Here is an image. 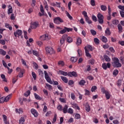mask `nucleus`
<instances>
[{"instance_id": "f257e3e1", "label": "nucleus", "mask_w": 124, "mask_h": 124, "mask_svg": "<svg viewBox=\"0 0 124 124\" xmlns=\"http://www.w3.org/2000/svg\"><path fill=\"white\" fill-rule=\"evenodd\" d=\"M112 65L113 67H116V68H119L122 67V63L120 62V60L117 57H114L112 58Z\"/></svg>"}, {"instance_id": "f03ea898", "label": "nucleus", "mask_w": 124, "mask_h": 124, "mask_svg": "<svg viewBox=\"0 0 124 124\" xmlns=\"http://www.w3.org/2000/svg\"><path fill=\"white\" fill-rule=\"evenodd\" d=\"M97 18H98V22L99 24H100V25L103 24L104 23V16L102 15L100 13H99L97 14Z\"/></svg>"}, {"instance_id": "7ed1b4c3", "label": "nucleus", "mask_w": 124, "mask_h": 124, "mask_svg": "<svg viewBox=\"0 0 124 124\" xmlns=\"http://www.w3.org/2000/svg\"><path fill=\"white\" fill-rule=\"evenodd\" d=\"M44 74H45V78L47 83H49V84H53V81H52V80L51 79V78L50 77H49V75H48V73H47V71H44Z\"/></svg>"}, {"instance_id": "20e7f679", "label": "nucleus", "mask_w": 124, "mask_h": 124, "mask_svg": "<svg viewBox=\"0 0 124 124\" xmlns=\"http://www.w3.org/2000/svg\"><path fill=\"white\" fill-rule=\"evenodd\" d=\"M46 53L48 54V55H53V54H55V50L51 46L46 47Z\"/></svg>"}, {"instance_id": "39448f33", "label": "nucleus", "mask_w": 124, "mask_h": 124, "mask_svg": "<svg viewBox=\"0 0 124 124\" xmlns=\"http://www.w3.org/2000/svg\"><path fill=\"white\" fill-rule=\"evenodd\" d=\"M54 23L57 25H60V23H63V20L60 17H56L53 19Z\"/></svg>"}, {"instance_id": "423d86ee", "label": "nucleus", "mask_w": 124, "mask_h": 124, "mask_svg": "<svg viewBox=\"0 0 124 124\" xmlns=\"http://www.w3.org/2000/svg\"><path fill=\"white\" fill-rule=\"evenodd\" d=\"M102 93H103L105 94V96L107 99H110V97H111V95H110V93L108 91L105 90L104 88H102L101 89Z\"/></svg>"}, {"instance_id": "0eeeda50", "label": "nucleus", "mask_w": 124, "mask_h": 124, "mask_svg": "<svg viewBox=\"0 0 124 124\" xmlns=\"http://www.w3.org/2000/svg\"><path fill=\"white\" fill-rule=\"evenodd\" d=\"M73 31V29L72 28H68L67 27H64V29L61 30L60 31V33L61 34H63V33H65L66 31H67L68 32H69V31Z\"/></svg>"}, {"instance_id": "6e6552de", "label": "nucleus", "mask_w": 124, "mask_h": 124, "mask_svg": "<svg viewBox=\"0 0 124 124\" xmlns=\"http://www.w3.org/2000/svg\"><path fill=\"white\" fill-rule=\"evenodd\" d=\"M39 26V23L38 21H34L31 24V28L32 30H35V29H37Z\"/></svg>"}, {"instance_id": "1a4fd4ad", "label": "nucleus", "mask_w": 124, "mask_h": 124, "mask_svg": "<svg viewBox=\"0 0 124 124\" xmlns=\"http://www.w3.org/2000/svg\"><path fill=\"white\" fill-rule=\"evenodd\" d=\"M22 33L23 31L21 30H17L16 31L14 32V35L16 38L19 37V36L22 35Z\"/></svg>"}, {"instance_id": "9d476101", "label": "nucleus", "mask_w": 124, "mask_h": 124, "mask_svg": "<svg viewBox=\"0 0 124 124\" xmlns=\"http://www.w3.org/2000/svg\"><path fill=\"white\" fill-rule=\"evenodd\" d=\"M40 39L41 40H49L50 39V37H49V35L48 34H46L41 36L40 37Z\"/></svg>"}, {"instance_id": "9b49d317", "label": "nucleus", "mask_w": 124, "mask_h": 124, "mask_svg": "<svg viewBox=\"0 0 124 124\" xmlns=\"http://www.w3.org/2000/svg\"><path fill=\"white\" fill-rule=\"evenodd\" d=\"M110 67L111 64L110 63H107V64L106 63H103L102 65V67L103 68V69H105V70L107 69V67L108 68H110Z\"/></svg>"}, {"instance_id": "f8f14e48", "label": "nucleus", "mask_w": 124, "mask_h": 124, "mask_svg": "<svg viewBox=\"0 0 124 124\" xmlns=\"http://www.w3.org/2000/svg\"><path fill=\"white\" fill-rule=\"evenodd\" d=\"M71 105H72V107L74 108V109H77V110H80V108L78 106V104L75 103V102H71Z\"/></svg>"}, {"instance_id": "ddd939ff", "label": "nucleus", "mask_w": 124, "mask_h": 124, "mask_svg": "<svg viewBox=\"0 0 124 124\" xmlns=\"http://www.w3.org/2000/svg\"><path fill=\"white\" fill-rule=\"evenodd\" d=\"M31 112L35 117H38V112L34 108H32L31 110Z\"/></svg>"}, {"instance_id": "4468645a", "label": "nucleus", "mask_w": 124, "mask_h": 124, "mask_svg": "<svg viewBox=\"0 0 124 124\" xmlns=\"http://www.w3.org/2000/svg\"><path fill=\"white\" fill-rule=\"evenodd\" d=\"M68 76H70V77H72V76H73L74 77H77V76H78V75H77V73L74 71L70 72L68 73Z\"/></svg>"}, {"instance_id": "2eb2a0df", "label": "nucleus", "mask_w": 124, "mask_h": 124, "mask_svg": "<svg viewBox=\"0 0 124 124\" xmlns=\"http://www.w3.org/2000/svg\"><path fill=\"white\" fill-rule=\"evenodd\" d=\"M84 50L85 51V54H86V57H88L89 58H92V55H91V54H90V52H89V51L87 48V46H85L84 47Z\"/></svg>"}, {"instance_id": "dca6fc26", "label": "nucleus", "mask_w": 124, "mask_h": 124, "mask_svg": "<svg viewBox=\"0 0 124 124\" xmlns=\"http://www.w3.org/2000/svg\"><path fill=\"white\" fill-rule=\"evenodd\" d=\"M67 109H68V106H67V105H65L62 110L64 114H66V113H67L68 112Z\"/></svg>"}, {"instance_id": "f3484780", "label": "nucleus", "mask_w": 124, "mask_h": 124, "mask_svg": "<svg viewBox=\"0 0 124 124\" xmlns=\"http://www.w3.org/2000/svg\"><path fill=\"white\" fill-rule=\"evenodd\" d=\"M24 73H25V69H22V70H20V72H19L18 74V76L20 78H22L23 76H24Z\"/></svg>"}, {"instance_id": "a211bd4d", "label": "nucleus", "mask_w": 124, "mask_h": 124, "mask_svg": "<svg viewBox=\"0 0 124 124\" xmlns=\"http://www.w3.org/2000/svg\"><path fill=\"white\" fill-rule=\"evenodd\" d=\"M3 120L4 124H9V123L7 122V116L5 115H3Z\"/></svg>"}, {"instance_id": "6ab92c4d", "label": "nucleus", "mask_w": 124, "mask_h": 124, "mask_svg": "<svg viewBox=\"0 0 124 124\" xmlns=\"http://www.w3.org/2000/svg\"><path fill=\"white\" fill-rule=\"evenodd\" d=\"M34 96L35 99H37V100H41L42 99V98L40 97L39 95L36 94V93H34Z\"/></svg>"}, {"instance_id": "aec40b11", "label": "nucleus", "mask_w": 124, "mask_h": 124, "mask_svg": "<svg viewBox=\"0 0 124 124\" xmlns=\"http://www.w3.org/2000/svg\"><path fill=\"white\" fill-rule=\"evenodd\" d=\"M11 96H12V94H10L8 95L6 97H4L5 102H7L9 100L10 98H11Z\"/></svg>"}, {"instance_id": "412c9836", "label": "nucleus", "mask_w": 124, "mask_h": 124, "mask_svg": "<svg viewBox=\"0 0 124 124\" xmlns=\"http://www.w3.org/2000/svg\"><path fill=\"white\" fill-rule=\"evenodd\" d=\"M101 40L104 43H107V42H108V39H107V38L104 36L102 37Z\"/></svg>"}, {"instance_id": "4be33fe9", "label": "nucleus", "mask_w": 124, "mask_h": 124, "mask_svg": "<svg viewBox=\"0 0 124 124\" xmlns=\"http://www.w3.org/2000/svg\"><path fill=\"white\" fill-rule=\"evenodd\" d=\"M82 43V39L80 37L77 38V45H80Z\"/></svg>"}, {"instance_id": "5701e85b", "label": "nucleus", "mask_w": 124, "mask_h": 124, "mask_svg": "<svg viewBox=\"0 0 124 124\" xmlns=\"http://www.w3.org/2000/svg\"><path fill=\"white\" fill-rule=\"evenodd\" d=\"M118 31H119V32H123V26H122V25L121 24H118Z\"/></svg>"}, {"instance_id": "b1692460", "label": "nucleus", "mask_w": 124, "mask_h": 124, "mask_svg": "<svg viewBox=\"0 0 124 124\" xmlns=\"http://www.w3.org/2000/svg\"><path fill=\"white\" fill-rule=\"evenodd\" d=\"M61 78L62 80V81H64L65 83H67V82H68V79H67L66 78V77H63V76H61Z\"/></svg>"}, {"instance_id": "393cba45", "label": "nucleus", "mask_w": 124, "mask_h": 124, "mask_svg": "<svg viewBox=\"0 0 124 124\" xmlns=\"http://www.w3.org/2000/svg\"><path fill=\"white\" fill-rule=\"evenodd\" d=\"M59 73L62 74V75H63V76H67L68 75V73H67V72H64L63 71H59Z\"/></svg>"}, {"instance_id": "a878e982", "label": "nucleus", "mask_w": 124, "mask_h": 124, "mask_svg": "<svg viewBox=\"0 0 124 124\" xmlns=\"http://www.w3.org/2000/svg\"><path fill=\"white\" fill-rule=\"evenodd\" d=\"M0 55H2V56H5V55H6V51L0 48Z\"/></svg>"}, {"instance_id": "bb28decb", "label": "nucleus", "mask_w": 124, "mask_h": 124, "mask_svg": "<svg viewBox=\"0 0 124 124\" xmlns=\"http://www.w3.org/2000/svg\"><path fill=\"white\" fill-rule=\"evenodd\" d=\"M66 41L68 43H71L72 42H73V39H72L71 37H68L66 39Z\"/></svg>"}, {"instance_id": "cd10ccee", "label": "nucleus", "mask_w": 124, "mask_h": 124, "mask_svg": "<svg viewBox=\"0 0 124 124\" xmlns=\"http://www.w3.org/2000/svg\"><path fill=\"white\" fill-rule=\"evenodd\" d=\"M105 33L107 35H110L111 34V31H110V29L109 28L106 29Z\"/></svg>"}, {"instance_id": "c85d7f7f", "label": "nucleus", "mask_w": 124, "mask_h": 124, "mask_svg": "<svg viewBox=\"0 0 124 124\" xmlns=\"http://www.w3.org/2000/svg\"><path fill=\"white\" fill-rule=\"evenodd\" d=\"M5 26L7 28V29H9L10 31H12V27L10 26V25L7 23L5 24Z\"/></svg>"}, {"instance_id": "c756f323", "label": "nucleus", "mask_w": 124, "mask_h": 124, "mask_svg": "<svg viewBox=\"0 0 124 124\" xmlns=\"http://www.w3.org/2000/svg\"><path fill=\"white\" fill-rule=\"evenodd\" d=\"M24 123H25V118L23 117H21L19 120V124H24Z\"/></svg>"}, {"instance_id": "7c9ffc66", "label": "nucleus", "mask_w": 124, "mask_h": 124, "mask_svg": "<svg viewBox=\"0 0 124 124\" xmlns=\"http://www.w3.org/2000/svg\"><path fill=\"white\" fill-rule=\"evenodd\" d=\"M78 60L77 57H71L70 59L71 62H76Z\"/></svg>"}, {"instance_id": "2f4dec72", "label": "nucleus", "mask_w": 124, "mask_h": 124, "mask_svg": "<svg viewBox=\"0 0 124 124\" xmlns=\"http://www.w3.org/2000/svg\"><path fill=\"white\" fill-rule=\"evenodd\" d=\"M104 59L105 60L106 62H110V61H111V59L106 55L104 56Z\"/></svg>"}, {"instance_id": "473e14b6", "label": "nucleus", "mask_w": 124, "mask_h": 124, "mask_svg": "<svg viewBox=\"0 0 124 124\" xmlns=\"http://www.w3.org/2000/svg\"><path fill=\"white\" fill-rule=\"evenodd\" d=\"M9 8L8 10V14H11L13 12V10H12V6H9Z\"/></svg>"}, {"instance_id": "72a5a7b5", "label": "nucleus", "mask_w": 124, "mask_h": 124, "mask_svg": "<svg viewBox=\"0 0 124 124\" xmlns=\"http://www.w3.org/2000/svg\"><path fill=\"white\" fill-rule=\"evenodd\" d=\"M101 9L102 11H106L107 10V7L105 5H101Z\"/></svg>"}, {"instance_id": "f704fd0d", "label": "nucleus", "mask_w": 124, "mask_h": 124, "mask_svg": "<svg viewBox=\"0 0 124 124\" xmlns=\"http://www.w3.org/2000/svg\"><path fill=\"white\" fill-rule=\"evenodd\" d=\"M86 84V81L85 80H81L79 82V85L80 86H84Z\"/></svg>"}, {"instance_id": "c9c22d12", "label": "nucleus", "mask_w": 124, "mask_h": 124, "mask_svg": "<svg viewBox=\"0 0 124 124\" xmlns=\"http://www.w3.org/2000/svg\"><path fill=\"white\" fill-rule=\"evenodd\" d=\"M85 21L86 22H87V23H88V24H92L93 23V21L91 19H90V18L89 17L85 18Z\"/></svg>"}, {"instance_id": "e433bc0d", "label": "nucleus", "mask_w": 124, "mask_h": 124, "mask_svg": "<svg viewBox=\"0 0 124 124\" xmlns=\"http://www.w3.org/2000/svg\"><path fill=\"white\" fill-rule=\"evenodd\" d=\"M112 23L113 25H118V24H119V20L117 19H113L112 20Z\"/></svg>"}, {"instance_id": "4c0bfd02", "label": "nucleus", "mask_w": 124, "mask_h": 124, "mask_svg": "<svg viewBox=\"0 0 124 124\" xmlns=\"http://www.w3.org/2000/svg\"><path fill=\"white\" fill-rule=\"evenodd\" d=\"M1 78H2V79H3V81L4 82H7V79L5 78V76L4 75L1 74Z\"/></svg>"}, {"instance_id": "58836bf2", "label": "nucleus", "mask_w": 124, "mask_h": 124, "mask_svg": "<svg viewBox=\"0 0 124 124\" xmlns=\"http://www.w3.org/2000/svg\"><path fill=\"white\" fill-rule=\"evenodd\" d=\"M118 74L119 71L118 70V69H115L113 71V75H114V76H117V75H118Z\"/></svg>"}, {"instance_id": "ea45409f", "label": "nucleus", "mask_w": 124, "mask_h": 124, "mask_svg": "<svg viewBox=\"0 0 124 124\" xmlns=\"http://www.w3.org/2000/svg\"><path fill=\"white\" fill-rule=\"evenodd\" d=\"M65 12H66V16L69 18V19H70V20H72L73 18L72 17V16H70V14H69V13H68L67 11H66Z\"/></svg>"}, {"instance_id": "a19ab883", "label": "nucleus", "mask_w": 124, "mask_h": 124, "mask_svg": "<svg viewBox=\"0 0 124 124\" xmlns=\"http://www.w3.org/2000/svg\"><path fill=\"white\" fill-rule=\"evenodd\" d=\"M92 19L93 21V22H97V18L96 17V16H94L93 15H92Z\"/></svg>"}, {"instance_id": "79ce46f5", "label": "nucleus", "mask_w": 124, "mask_h": 124, "mask_svg": "<svg viewBox=\"0 0 124 124\" xmlns=\"http://www.w3.org/2000/svg\"><path fill=\"white\" fill-rule=\"evenodd\" d=\"M0 103L2 104L4 103V102H5V100L4 99V96L3 97H0Z\"/></svg>"}, {"instance_id": "37998d69", "label": "nucleus", "mask_w": 124, "mask_h": 124, "mask_svg": "<svg viewBox=\"0 0 124 124\" xmlns=\"http://www.w3.org/2000/svg\"><path fill=\"white\" fill-rule=\"evenodd\" d=\"M74 112V111L73 110V109H72V108H69L67 113H68L69 114H73Z\"/></svg>"}, {"instance_id": "c03bdc74", "label": "nucleus", "mask_w": 124, "mask_h": 124, "mask_svg": "<svg viewBox=\"0 0 124 124\" xmlns=\"http://www.w3.org/2000/svg\"><path fill=\"white\" fill-rule=\"evenodd\" d=\"M94 42L95 43V44L98 45L99 44V39L97 38H94Z\"/></svg>"}, {"instance_id": "a18cd8bd", "label": "nucleus", "mask_w": 124, "mask_h": 124, "mask_svg": "<svg viewBox=\"0 0 124 124\" xmlns=\"http://www.w3.org/2000/svg\"><path fill=\"white\" fill-rule=\"evenodd\" d=\"M75 119H76V120H79V119H81V115L79 113L76 114Z\"/></svg>"}, {"instance_id": "49530a36", "label": "nucleus", "mask_w": 124, "mask_h": 124, "mask_svg": "<svg viewBox=\"0 0 124 124\" xmlns=\"http://www.w3.org/2000/svg\"><path fill=\"white\" fill-rule=\"evenodd\" d=\"M31 94V91L28 90L27 92L24 93V96H26V97L29 96Z\"/></svg>"}, {"instance_id": "de8ad7c7", "label": "nucleus", "mask_w": 124, "mask_h": 124, "mask_svg": "<svg viewBox=\"0 0 124 124\" xmlns=\"http://www.w3.org/2000/svg\"><path fill=\"white\" fill-rule=\"evenodd\" d=\"M97 89V87L96 86H93L91 88V92H92V93H93V92H95V91H96Z\"/></svg>"}, {"instance_id": "09e8293b", "label": "nucleus", "mask_w": 124, "mask_h": 124, "mask_svg": "<svg viewBox=\"0 0 124 124\" xmlns=\"http://www.w3.org/2000/svg\"><path fill=\"white\" fill-rule=\"evenodd\" d=\"M86 110L87 112H90V111H91V107H90V105H87L86 106Z\"/></svg>"}, {"instance_id": "8fccbe9b", "label": "nucleus", "mask_w": 124, "mask_h": 124, "mask_svg": "<svg viewBox=\"0 0 124 124\" xmlns=\"http://www.w3.org/2000/svg\"><path fill=\"white\" fill-rule=\"evenodd\" d=\"M58 64L59 65H62V66H63V65H64V62L62 61H60L58 62Z\"/></svg>"}, {"instance_id": "3c124183", "label": "nucleus", "mask_w": 124, "mask_h": 124, "mask_svg": "<svg viewBox=\"0 0 124 124\" xmlns=\"http://www.w3.org/2000/svg\"><path fill=\"white\" fill-rule=\"evenodd\" d=\"M91 32V34H92V35L93 36H94V35H96V31L92 29L91 31H90Z\"/></svg>"}, {"instance_id": "603ef678", "label": "nucleus", "mask_w": 124, "mask_h": 124, "mask_svg": "<svg viewBox=\"0 0 124 124\" xmlns=\"http://www.w3.org/2000/svg\"><path fill=\"white\" fill-rule=\"evenodd\" d=\"M90 4L92 6H95V1L94 0H91L90 1Z\"/></svg>"}, {"instance_id": "864d4df0", "label": "nucleus", "mask_w": 124, "mask_h": 124, "mask_svg": "<svg viewBox=\"0 0 124 124\" xmlns=\"http://www.w3.org/2000/svg\"><path fill=\"white\" fill-rule=\"evenodd\" d=\"M16 113H18V114H22L23 113V110L20 109L16 108Z\"/></svg>"}, {"instance_id": "5fc2aeb1", "label": "nucleus", "mask_w": 124, "mask_h": 124, "mask_svg": "<svg viewBox=\"0 0 124 124\" xmlns=\"http://www.w3.org/2000/svg\"><path fill=\"white\" fill-rule=\"evenodd\" d=\"M31 75L34 80H36V74L35 73H34V72H32Z\"/></svg>"}, {"instance_id": "6e6d98bb", "label": "nucleus", "mask_w": 124, "mask_h": 124, "mask_svg": "<svg viewBox=\"0 0 124 124\" xmlns=\"http://www.w3.org/2000/svg\"><path fill=\"white\" fill-rule=\"evenodd\" d=\"M82 14L85 17V19L86 18H88L89 16H88V14L87 13V12L83 11L82 12Z\"/></svg>"}, {"instance_id": "4d7b16f0", "label": "nucleus", "mask_w": 124, "mask_h": 124, "mask_svg": "<svg viewBox=\"0 0 124 124\" xmlns=\"http://www.w3.org/2000/svg\"><path fill=\"white\" fill-rule=\"evenodd\" d=\"M39 75L41 76H43L44 75V74L43 73V72L41 69L38 70Z\"/></svg>"}, {"instance_id": "13d9d810", "label": "nucleus", "mask_w": 124, "mask_h": 124, "mask_svg": "<svg viewBox=\"0 0 124 124\" xmlns=\"http://www.w3.org/2000/svg\"><path fill=\"white\" fill-rule=\"evenodd\" d=\"M119 9H121L120 11H124V6L119 5L118 6Z\"/></svg>"}, {"instance_id": "bf43d9fd", "label": "nucleus", "mask_w": 124, "mask_h": 124, "mask_svg": "<svg viewBox=\"0 0 124 124\" xmlns=\"http://www.w3.org/2000/svg\"><path fill=\"white\" fill-rule=\"evenodd\" d=\"M46 86L48 89V90H49V91H51V90H52V85H51L48 83H46Z\"/></svg>"}, {"instance_id": "052dcab7", "label": "nucleus", "mask_w": 124, "mask_h": 124, "mask_svg": "<svg viewBox=\"0 0 124 124\" xmlns=\"http://www.w3.org/2000/svg\"><path fill=\"white\" fill-rule=\"evenodd\" d=\"M33 54L34 55V56H36V57H38L39 55L38 54V52L35 50L32 51Z\"/></svg>"}, {"instance_id": "680f3d73", "label": "nucleus", "mask_w": 124, "mask_h": 124, "mask_svg": "<svg viewBox=\"0 0 124 124\" xmlns=\"http://www.w3.org/2000/svg\"><path fill=\"white\" fill-rule=\"evenodd\" d=\"M62 105H59L57 107V109L59 111H62Z\"/></svg>"}, {"instance_id": "e2e57ef3", "label": "nucleus", "mask_w": 124, "mask_h": 124, "mask_svg": "<svg viewBox=\"0 0 124 124\" xmlns=\"http://www.w3.org/2000/svg\"><path fill=\"white\" fill-rule=\"evenodd\" d=\"M88 48L90 51H93V47L90 46V45H88L86 47V48Z\"/></svg>"}, {"instance_id": "0e129e2a", "label": "nucleus", "mask_w": 124, "mask_h": 124, "mask_svg": "<svg viewBox=\"0 0 124 124\" xmlns=\"http://www.w3.org/2000/svg\"><path fill=\"white\" fill-rule=\"evenodd\" d=\"M36 3V0H32V3H31V5L33 7H34V6H35V4Z\"/></svg>"}, {"instance_id": "69168bd1", "label": "nucleus", "mask_w": 124, "mask_h": 124, "mask_svg": "<svg viewBox=\"0 0 124 124\" xmlns=\"http://www.w3.org/2000/svg\"><path fill=\"white\" fill-rule=\"evenodd\" d=\"M120 14L122 18H124V11H120Z\"/></svg>"}, {"instance_id": "338daca9", "label": "nucleus", "mask_w": 124, "mask_h": 124, "mask_svg": "<svg viewBox=\"0 0 124 124\" xmlns=\"http://www.w3.org/2000/svg\"><path fill=\"white\" fill-rule=\"evenodd\" d=\"M37 45H38V46H42L43 45V43L41 41H37L36 42Z\"/></svg>"}, {"instance_id": "774afa93", "label": "nucleus", "mask_w": 124, "mask_h": 124, "mask_svg": "<svg viewBox=\"0 0 124 124\" xmlns=\"http://www.w3.org/2000/svg\"><path fill=\"white\" fill-rule=\"evenodd\" d=\"M40 11L42 13H44V8L42 5H40Z\"/></svg>"}]
</instances>
